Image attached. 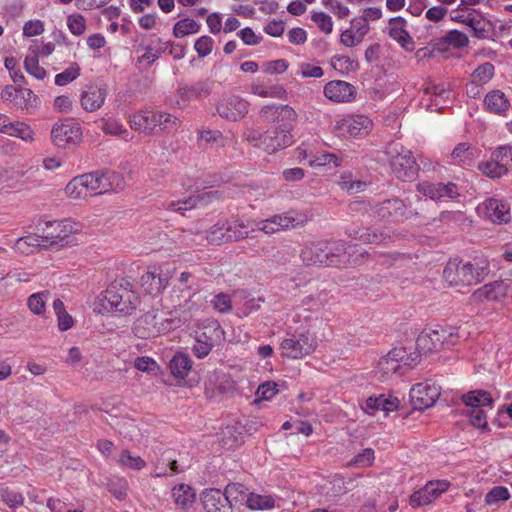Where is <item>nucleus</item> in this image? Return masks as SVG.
<instances>
[{"instance_id": "obj_40", "label": "nucleus", "mask_w": 512, "mask_h": 512, "mask_svg": "<svg viewBox=\"0 0 512 512\" xmlns=\"http://www.w3.org/2000/svg\"><path fill=\"white\" fill-rule=\"evenodd\" d=\"M0 132L9 136L21 138L29 141L33 139V131L24 122L16 121L4 123L0 126Z\"/></svg>"}, {"instance_id": "obj_7", "label": "nucleus", "mask_w": 512, "mask_h": 512, "mask_svg": "<svg viewBox=\"0 0 512 512\" xmlns=\"http://www.w3.org/2000/svg\"><path fill=\"white\" fill-rule=\"evenodd\" d=\"M459 338L458 329L456 327H448L437 325L435 328L424 329L416 340V351L429 354L438 352L441 349L454 346Z\"/></svg>"}, {"instance_id": "obj_1", "label": "nucleus", "mask_w": 512, "mask_h": 512, "mask_svg": "<svg viewBox=\"0 0 512 512\" xmlns=\"http://www.w3.org/2000/svg\"><path fill=\"white\" fill-rule=\"evenodd\" d=\"M368 253L342 240L316 241L305 245L300 258L307 266L347 268L365 263Z\"/></svg>"}, {"instance_id": "obj_53", "label": "nucleus", "mask_w": 512, "mask_h": 512, "mask_svg": "<svg viewBox=\"0 0 512 512\" xmlns=\"http://www.w3.org/2000/svg\"><path fill=\"white\" fill-rule=\"evenodd\" d=\"M49 296V291H41L30 295L27 299L29 310L36 315L44 314Z\"/></svg>"}, {"instance_id": "obj_14", "label": "nucleus", "mask_w": 512, "mask_h": 512, "mask_svg": "<svg viewBox=\"0 0 512 512\" xmlns=\"http://www.w3.org/2000/svg\"><path fill=\"white\" fill-rule=\"evenodd\" d=\"M82 131L79 124L67 120L55 123L51 130V139L58 148H67L70 145L80 142Z\"/></svg>"}, {"instance_id": "obj_51", "label": "nucleus", "mask_w": 512, "mask_h": 512, "mask_svg": "<svg viewBox=\"0 0 512 512\" xmlns=\"http://www.w3.org/2000/svg\"><path fill=\"white\" fill-rule=\"evenodd\" d=\"M275 500L270 495H260L256 493H249L246 499V505L252 510H264L274 507Z\"/></svg>"}, {"instance_id": "obj_55", "label": "nucleus", "mask_w": 512, "mask_h": 512, "mask_svg": "<svg viewBox=\"0 0 512 512\" xmlns=\"http://www.w3.org/2000/svg\"><path fill=\"white\" fill-rule=\"evenodd\" d=\"M494 71V65L490 62H485L473 71L471 79L482 85L487 84L494 76Z\"/></svg>"}, {"instance_id": "obj_56", "label": "nucleus", "mask_w": 512, "mask_h": 512, "mask_svg": "<svg viewBox=\"0 0 512 512\" xmlns=\"http://www.w3.org/2000/svg\"><path fill=\"white\" fill-rule=\"evenodd\" d=\"M0 499L10 508L20 507L24 503L23 495L8 487L0 490Z\"/></svg>"}, {"instance_id": "obj_25", "label": "nucleus", "mask_w": 512, "mask_h": 512, "mask_svg": "<svg viewBox=\"0 0 512 512\" xmlns=\"http://www.w3.org/2000/svg\"><path fill=\"white\" fill-rule=\"evenodd\" d=\"M200 500L206 512H226L227 499L218 488H206L200 493Z\"/></svg>"}, {"instance_id": "obj_49", "label": "nucleus", "mask_w": 512, "mask_h": 512, "mask_svg": "<svg viewBox=\"0 0 512 512\" xmlns=\"http://www.w3.org/2000/svg\"><path fill=\"white\" fill-rule=\"evenodd\" d=\"M478 168L484 175L490 178H501L507 174V170L503 163H501L499 158L494 156H492L490 161L480 163Z\"/></svg>"}, {"instance_id": "obj_43", "label": "nucleus", "mask_w": 512, "mask_h": 512, "mask_svg": "<svg viewBox=\"0 0 512 512\" xmlns=\"http://www.w3.org/2000/svg\"><path fill=\"white\" fill-rule=\"evenodd\" d=\"M251 93L253 95L263 97V98H278L285 99L287 97V92L282 85L276 84L272 86H266L261 83H252L251 84Z\"/></svg>"}, {"instance_id": "obj_2", "label": "nucleus", "mask_w": 512, "mask_h": 512, "mask_svg": "<svg viewBox=\"0 0 512 512\" xmlns=\"http://www.w3.org/2000/svg\"><path fill=\"white\" fill-rule=\"evenodd\" d=\"M140 304V297L127 278L113 281L96 299L94 311L100 314L120 312L131 314Z\"/></svg>"}, {"instance_id": "obj_8", "label": "nucleus", "mask_w": 512, "mask_h": 512, "mask_svg": "<svg viewBox=\"0 0 512 512\" xmlns=\"http://www.w3.org/2000/svg\"><path fill=\"white\" fill-rule=\"evenodd\" d=\"M47 247H64L72 243V234L80 231V225L70 219L39 223Z\"/></svg>"}, {"instance_id": "obj_61", "label": "nucleus", "mask_w": 512, "mask_h": 512, "mask_svg": "<svg viewBox=\"0 0 512 512\" xmlns=\"http://www.w3.org/2000/svg\"><path fill=\"white\" fill-rule=\"evenodd\" d=\"M119 461L124 466L132 469L140 470L145 466V461L140 456H135L130 453V450H122Z\"/></svg>"}, {"instance_id": "obj_50", "label": "nucleus", "mask_w": 512, "mask_h": 512, "mask_svg": "<svg viewBox=\"0 0 512 512\" xmlns=\"http://www.w3.org/2000/svg\"><path fill=\"white\" fill-rule=\"evenodd\" d=\"M359 240L365 244H381L391 239L390 230L385 229H367L366 232L359 235Z\"/></svg>"}, {"instance_id": "obj_35", "label": "nucleus", "mask_w": 512, "mask_h": 512, "mask_svg": "<svg viewBox=\"0 0 512 512\" xmlns=\"http://www.w3.org/2000/svg\"><path fill=\"white\" fill-rule=\"evenodd\" d=\"M224 331L217 320H207L203 324L202 331L196 332V337L204 342L211 343V346L221 341Z\"/></svg>"}, {"instance_id": "obj_58", "label": "nucleus", "mask_w": 512, "mask_h": 512, "mask_svg": "<svg viewBox=\"0 0 512 512\" xmlns=\"http://www.w3.org/2000/svg\"><path fill=\"white\" fill-rule=\"evenodd\" d=\"M331 66L340 73L355 70L357 64L348 56L335 55L331 58Z\"/></svg>"}, {"instance_id": "obj_6", "label": "nucleus", "mask_w": 512, "mask_h": 512, "mask_svg": "<svg viewBox=\"0 0 512 512\" xmlns=\"http://www.w3.org/2000/svg\"><path fill=\"white\" fill-rule=\"evenodd\" d=\"M488 273L489 265L486 261L472 264L454 259L446 264L443 277L451 286H470L481 282Z\"/></svg>"}, {"instance_id": "obj_47", "label": "nucleus", "mask_w": 512, "mask_h": 512, "mask_svg": "<svg viewBox=\"0 0 512 512\" xmlns=\"http://www.w3.org/2000/svg\"><path fill=\"white\" fill-rule=\"evenodd\" d=\"M217 193H218V191L207 192V193H203L202 195H199V196H190L185 200L171 201L169 204H167V209L171 210V211H175V212L190 210V209L196 207L197 202L199 200H204L205 196L210 198V197H213L214 194H217Z\"/></svg>"}, {"instance_id": "obj_64", "label": "nucleus", "mask_w": 512, "mask_h": 512, "mask_svg": "<svg viewBox=\"0 0 512 512\" xmlns=\"http://www.w3.org/2000/svg\"><path fill=\"white\" fill-rule=\"evenodd\" d=\"M313 22L325 34H329L333 29L332 18L324 12H316L312 15Z\"/></svg>"}, {"instance_id": "obj_4", "label": "nucleus", "mask_w": 512, "mask_h": 512, "mask_svg": "<svg viewBox=\"0 0 512 512\" xmlns=\"http://www.w3.org/2000/svg\"><path fill=\"white\" fill-rule=\"evenodd\" d=\"M180 124L181 120L178 117L163 111L145 110L129 117L130 127L148 136L170 133Z\"/></svg>"}, {"instance_id": "obj_30", "label": "nucleus", "mask_w": 512, "mask_h": 512, "mask_svg": "<svg viewBox=\"0 0 512 512\" xmlns=\"http://www.w3.org/2000/svg\"><path fill=\"white\" fill-rule=\"evenodd\" d=\"M212 90V83L208 80L199 81L190 86H182L177 90L179 99L187 103L194 99H202L210 95Z\"/></svg>"}, {"instance_id": "obj_60", "label": "nucleus", "mask_w": 512, "mask_h": 512, "mask_svg": "<svg viewBox=\"0 0 512 512\" xmlns=\"http://www.w3.org/2000/svg\"><path fill=\"white\" fill-rule=\"evenodd\" d=\"M80 75V68L77 64L67 68L55 76V84L64 86L75 80Z\"/></svg>"}, {"instance_id": "obj_31", "label": "nucleus", "mask_w": 512, "mask_h": 512, "mask_svg": "<svg viewBox=\"0 0 512 512\" xmlns=\"http://www.w3.org/2000/svg\"><path fill=\"white\" fill-rule=\"evenodd\" d=\"M156 317L157 313L153 310L145 313L137 319L134 325L135 335L142 339H147L157 335L160 330L157 327Z\"/></svg>"}, {"instance_id": "obj_41", "label": "nucleus", "mask_w": 512, "mask_h": 512, "mask_svg": "<svg viewBox=\"0 0 512 512\" xmlns=\"http://www.w3.org/2000/svg\"><path fill=\"white\" fill-rule=\"evenodd\" d=\"M169 368L171 373L177 378H185L192 368V361L184 353H176L170 360Z\"/></svg>"}, {"instance_id": "obj_21", "label": "nucleus", "mask_w": 512, "mask_h": 512, "mask_svg": "<svg viewBox=\"0 0 512 512\" xmlns=\"http://www.w3.org/2000/svg\"><path fill=\"white\" fill-rule=\"evenodd\" d=\"M479 212L493 223H507L510 221V209L507 204L496 198L485 200L479 207Z\"/></svg>"}, {"instance_id": "obj_29", "label": "nucleus", "mask_w": 512, "mask_h": 512, "mask_svg": "<svg viewBox=\"0 0 512 512\" xmlns=\"http://www.w3.org/2000/svg\"><path fill=\"white\" fill-rule=\"evenodd\" d=\"M172 498L176 506L182 512H189L196 502V492L194 488L187 484H178L172 488Z\"/></svg>"}, {"instance_id": "obj_46", "label": "nucleus", "mask_w": 512, "mask_h": 512, "mask_svg": "<svg viewBox=\"0 0 512 512\" xmlns=\"http://www.w3.org/2000/svg\"><path fill=\"white\" fill-rule=\"evenodd\" d=\"M101 122V130L106 135L121 136L125 141H129L132 138L120 121L113 118H103Z\"/></svg>"}, {"instance_id": "obj_13", "label": "nucleus", "mask_w": 512, "mask_h": 512, "mask_svg": "<svg viewBox=\"0 0 512 512\" xmlns=\"http://www.w3.org/2000/svg\"><path fill=\"white\" fill-rule=\"evenodd\" d=\"M374 216L387 222H404L418 213L408 209L405 202L399 198L387 199L372 207Z\"/></svg>"}, {"instance_id": "obj_22", "label": "nucleus", "mask_w": 512, "mask_h": 512, "mask_svg": "<svg viewBox=\"0 0 512 512\" xmlns=\"http://www.w3.org/2000/svg\"><path fill=\"white\" fill-rule=\"evenodd\" d=\"M183 292L187 294V297L183 302L180 301L175 304L172 312L178 318V322L182 324L189 322L193 314L198 312L202 306V299L199 294L190 293L189 290Z\"/></svg>"}, {"instance_id": "obj_57", "label": "nucleus", "mask_w": 512, "mask_h": 512, "mask_svg": "<svg viewBox=\"0 0 512 512\" xmlns=\"http://www.w3.org/2000/svg\"><path fill=\"white\" fill-rule=\"evenodd\" d=\"M509 498L510 493L506 487L495 486L485 495V502L488 505H493L506 501Z\"/></svg>"}, {"instance_id": "obj_44", "label": "nucleus", "mask_w": 512, "mask_h": 512, "mask_svg": "<svg viewBox=\"0 0 512 512\" xmlns=\"http://www.w3.org/2000/svg\"><path fill=\"white\" fill-rule=\"evenodd\" d=\"M451 158L454 164L470 166L474 159V148L468 143H460L451 152Z\"/></svg>"}, {"instance_id": "obj_12", "label": "nucleus", "mask_w": 512, "mask_h": 512, "mask_svg": "<svg viewBox=\"0 0 512 512\" xmlns=\"http://www.w3.org/2000/svg\"><path fill=\"white\" fill-rule=\"evenodd\" d=\"M82 175L89 196L101 195L123 186V179L112 171H94Z\"/></svg>"}, {"instance_id": "obj_63", "label": "nucleus", "mask_w": 512, "mask_h": 512, "mask_svg": "<svg viewBox=\"0 0 512 512\" xmlns=\"http://www.w3.org/2000/svg\"><path fill=\"white\" fill-rule=\"evenodd\" d=\"M67 26L74 35H82L86 29V22L81 14H72L67 18Z\"/></svg>"}, {"instance_id": "obj_11", "label": "nucleus", "mask_w": 512, "mask_h": 512, "mask_svg": "<svg viewBox=\"0 0 512 512\" xmlns=\"http://www.w3.org/2000/svg\"><path fill=\"white\" fill-rule=\"evenodd\" d=\"M314 337L308 332L294 333L280 343L281 355L289 359H301L316 348Z\"/></svg>"}, {"instance_id": "obj_19", "label": "nucleus", "mask_w": 512, "mask_h": 512, "mask_svg": "<svg viewBox=\"0 0 512 512\" xmlns=\"http://www.w3.org/2000/svg\"><path fill=\"white\" fill-rule=\"evenodd\" d=\"M512 281L498 280L475 290L471 296L474 302L487 301H501L509 296Z\"/></svg>"}, {"instance_id": "obj_33", "label": "nucleus", "mask_w": 512, "mask_h": 512, "mask_svg": "<svg viewBox=\"0 0 512 512\" xmlns=\"http://www.w3.org/2000/svg\"><path fill=\"white\" fill-rule=\"evenodd\" d=\"M509 106L508 99L500 90H492L484 98V107L491 113L501 115L508 110Z\"/></svg>"}, {"instance_id": "obj_27", "label": "nucleus", "mask_w": 512, "mask_h": 512, "mask_svg": "<svg viewBox=\"0 0 512 512\" xmlns=\"http://www.w3.org/2000/svg\"><path fill=\"white\" fill-rule=\"evenodd\" d=\"M407 21L403 17H393L389 20V36L398 42L401 47L412 50L414 46L413 38L406 30Z\"/></svg>"}, {"instance_id": "obj_42", "label": "nucleus", "mask_w": 512, "mask_h": 512, "mask_svg": "<svg viewBox=\"0 0 512 512\" xmlns=\"http://www.w3.org/2000/svg\"><path fill=\"white\" fill-rule=\"evenodd\" d=\"M38 247H47L43 235H28L16 240L14 248L22 254H30Z\"/></svg>"}, {"instance_id": "obj_20", "label": "nucleus", "mask_w": 512, "mask_h": 512, "mask_svg": "<svg viewBox=\"0 0 512 512\" xmlns=\"http://www.w3.org/2000/svg\"><path fill=\"white\" fill-rule=\"evenodd\" d=\"M170 275L162 269H148L140 278L142 288L147 294L159 295L169 284Z\"/></svg>"}, {"instance_id": "obj_38", "label": "nucleus", "mask_w": 512, "mask_h": 512, "mask_svg": "<svg viewBox=\"0 0 512 512\" xmlns=\"http://www.w3.org/2000/svg\"><path fill=\"white\" fill-rule=\"evenodd\" d=\"M463 403L471 409H481L485 406H492L493 398L485 390L470 391L462 396Z\"/></svg>"}, {"instance_id": "obj_26", "label": "nucleus", "mask_w": 512, "mask_h": 512, "mask_svg": "<svg viewBox=\"0 0 512 512\" xmlns=\"http://www.w3.org/2000/svg\"><path fill=\"white\" fill-rule=\"evenodd\" d=\"M353 485V480L346 481L341 475L331 476L322 486L321 492L329 500H337L348 493Z\"/></svg>"}, {"instance_id": "obj_18", "label": "nucleus", "mask_w": 512, "mask_h": 512, "mask_svg": "<svg viewBox=\"0 0 512 512\" xmlns=\"http://www.w3.org/2000/svg\"><path fill=\"white\" fill-rule=\"evenodd\" d=\"M417 191L435 201H442L445 199H456L457 197L460 196V192L457 185L452 182H421L417 185Z\"/></svg>"}, {"instance_id": "obj_54", "label": "nucleus", "mask_w": 512, "mask_h": 512, "mask_svg": "<svg viewBox=\"0 0 512 512\" xmlns=\"http://www.w3.org/2000/svg\"><path fill=\"white\" fill-rule=\"evenodd\" d=\"M226 227H224L223 220L218 221L216 224H214L210 230L206 233L205 239L208 243L212 245H221L223 243L227 242L226 234H225Z\"/></svg>"}, {"instance_id": "obj_36", "label": "nucleus", "mask_w": 512, "mask_h": 512, "mask_svg": "<svg viewBox=\"0 0 512 512\" xmlns=\"http://www.w3.org/2000/svg\"><path fill=\"white\" fill-rule=\"evenodd\" d=\"M399 399L392 395L370 396L366 400V407L371 410H382L384 412H392L398 409Z\"/></svg>"}, {"instance_id": "obj_9", "label": "nucleus", "mask_w": 512, "mask_h": 512, "mask_svg": "<svg viewBox=\"0 0 512 512\" xmlns=\"http://www.w3.org/2000/svg\"><path fill=\"white\" fill-rule=\"evenodd\" d=\"M295 283V287L308 288L306 292L311 293L302 299V304L310 310H318L324 307L332 299L331 291L324 283L310 277L308 272L301 271L291 278Z\"/></svg>"}, {"instance_id": "obj_48", "label": "nucleus", "mask_w": 512, "mask_h": 512, "mask_svg": "<svg viewBox=\"0 0 512 512\" xmlns=\"http://www.w3.org/2000/svg\"><path fill=\"white\" fill-rule=\"evenodd\" d=\"M438 45H444L453 48H464L468 45V36L459 30H450L445 36L438 40Z\"/></svg>"}, {"instance_id": "obj_3", "label": "nucleus", "mask_w": 512, "mask_h": 512, "mask_svg": "<svg viewBox=\"0 0 512 512\" xmlns=\"http://www.w3.org/2000/svg\"><path fill=\"white\" fill-rule=\"evenodd\" d=\"M419 362L420 356L416 351L408 350L406 347H395L378 359L373 370L374 377L380 382H385L394 375H404Z\"/></svg>"}, {"instance_id": "obj_37", "label": "nucleus", "mask_w": 512, "mask_h": 512, "mask_svg": "<svg viewBox=\"0 0 512 512\" xmlns=\"http://www.w3.org/2000/svg\"><path fill=\"white\" fill-rule=\"evenodd\" d=\"M347 133L352 137L367 134L372 126L371 120L363 115H358L349 119H345L342 124Z\"/></svg>"}, {"instance_id": "obj_34", "label": "nucleus", "mask_w": 512, "mask_h": 512, "mask_svg": "<svg viewBox=\"0 0 512 512\" xmlns=\"http://www.w3.org/2000/svg\"><path fill=\"white\" fill-rule=\"evenodd\" d=\"M440 496L433 482H428L422 489L415 491L409 498V504L413 508L430 504Z\"/></svg>"}, {"instance_id": "obj_23", "label": "nucleus", "mask_w": 512, "mask_h": 512, "mask_svg": "<svg viewBox=\"0 0 512 512\" xmlns=\"http://www.w3.org/2000/svg\"><path fill=\"white\" fill-rule=\"evenodd\" d=\"M324 95L334 102H350L356 96V89L346 81L333 80L325 85Z\"/></svg>"}, {"instance_id": "obj_28", "label": "nucleus", "mask_w": 512, "mask_h": 512, "mask_svg": "<svg viewBox=\"0 0 512 512\" xmlns=\"http://www.w3.org/2000/svg\"><path fill=\"white\" fill-rule=\"evenodd\" d=\"M107 91L98 86H89L81 93V106L88 112H94L100 109L106 99Z\"/></svg>"}, {"instance_id": "obj_59", "label": "nucleus", "mask_w": 512, "mask_h": 512, "mask_svg": "<svg viewBox=\"0 0 512 512\" xmlns=\"http://www.w3.org/2000/svg\"><path fill=\"white\" fill-rule=\"evenodd\" d=\"M134 367L139 371L149 374H157L159 366L157 362L148 356L137 357L134 361Z\"/></svg>"}, {"instance_id": "obj_39", "label": "nucleus", "mask_w": 512, "mask_h": 512, "mask_svg": "<svg viewBox=\"0 0 512 512\" xmlns=\"http://www.w3.org/2000/svg\"><path fill=\"white\" fill-rule=\"evenodd\" d=\"M39 47L32 45L29 47L28 54L24 61L25 70L27 73L35 77L36 79L42 80L46 76L44 68L39 66Z\"/></svg>"}, {"instance_id": "obj_45", "label": "nucleus", "mask_w": 512, "mask_h": 512, "mask_svg": "<svg viewBox=\"0 0 512 512\" xmlns=\"http://www.w3.org/2000/svg\"><path fill=\"white\" fill-rule=\"evenodd\" d=\"M66 195L73 200L86 199L89 196L83 175L74 177L65 187Z\"/></svg>"}, {"instance_id": "obj_10", "label": "nucleus", "mask_w": 512, "mask_h": 512, "mask_svg": "<svg viewBox=\"0 0 512 512\" xmlns=\"http://www.w3.org/2000/svg\"><path fill=\"white\" fill-rule=\"evenodd\" d=\"M259 116L263 122L270 124V127H281L293 131L298 114L295 109L284 104H268L261 107Z\"/></svg>"}, {"instance_id": "obj_17", "label": "nucleus", "mask_w": 512, "mask_h": 512, "mask_svg": "<svg viewBox=\"0 0 512 512\" xmlns=\"http://www.w3.org/2000/svg\"><path fill=\"white\" fill-rule=\"evenodd\" d=\"M440 387L434 383L423 382L410 389V399L416 409L422 410L433 406L440 396Z\"/></svg>"}, {"instance_id": "obj_16", "label": "nucleus", "mask_w": 512, "mask_h": 512, "mask_svg": "<svg viewBox=\"0 0 512 512\" xmlns=\"http://www.w3.org/2000/svg\"><path fill=\"white\" fill-rule=\"evenodd\" d=\"M249 105V102L240 96L230 95L222 98L216 109L220 117L230 121H238L247 115Z\"/></svg>"}, {"instance_id": "obj_24", "label": "nucleus", "mask_w": 512, "mask_h": 512, "mask_svg": "<svg viewBox=\"0 0 512 512\" xmlns=\"http://www.w3.org/2000/svg\"><path fill=\"white\" fill-rule=\"evenodd\" d=\"M303 220L298 217L289 215H274L268 219L257 222L256 226L258 230L263 231L266 234H272L282 229L295 227L302 223Z\"/></svg>"}, {"instance_id": "obj_5", "label": "nucleus", "mask_w": 512, "mask_h": 512, "mask_svg": "<svg viewBox=\"0 0 512 512\" xmlns=\"http://www.w3.org/2000/svg\"><path fill=\"white\" fill-rule=\"evenodd\" d=\"M245 140L253 147L267 154H274L292 146L295 142L292 131L281 127H270L264 133L255 128H249L244 133Z\"/></svg>"}, {"instance_id": "obj_32", "label": "nucleus", "mask_w": 512, "mask_h": 512, "mask_svg": "<svg viewBox=\"0 0 512 512\" xmlns=\"http://www.w3.org/2000/svg\"><path fill=\"white\" fill-rule=\"evenodd\" d=\"M226 499L228 500V509L232 510L238 504L246 503V499L248 498V488L238 482H230L228 483L223 490Z\"/></svg>"}, {"instance_id": "obj_52", "label": "nucleus", "mask_w": 512, "mask_h": 512, "mask_svg": "<svg viewBox=\"0 0 512 512\" xmlns=\"http://www.w3.org/2000/svg\"><path fill=\"white\" fill-rule=\"evenodd\" d=\"M201 25L193 19L184 18L175 23L173 28V35L176 38H182L189 34L198 33Z\"/></svg>"}, {"instance_id": "obj_62", "label": "nucleus", "mask_w": 512, "mask_h": 512, "mask_svg": "<svg viewBox=\"0 0 512 512\" xmlns=\"http://www.w3.org/2000/svg\"><path fill=\"white\" fill-rule=\"evenodd\" d=\"M374 450H362L348 462L349 467H367L374 461Z\"/></svg>"}, {"instance_id": "obj_15", "label": "nucleus", "mask_w": 512, "mask_h": 512, "mask_svg": "<svg viewBox=\"0 0 512 512\" xmlns=\"http://www.w3.org/2000/svg\"><path fill=\"white\" fill-rule=\"evenodd\" d=\"M390 164L394 175L402 181H412L418 175L419 166L409 150H402L393 156Z\"/></svg>"}]
</instances>
